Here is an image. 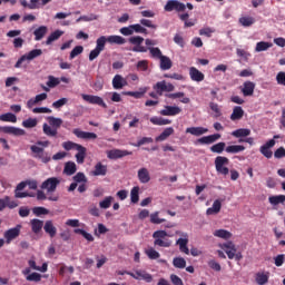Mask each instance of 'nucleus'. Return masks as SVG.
<instances>
[{
    "label": "nucleus",
    "instance_id": "79ce46f5",
    "mask_svg": "<svg viewBox=\"0 0 285 285\" xmlns=\"http://www.w3.org/2000/svg\"><path fill=\"white\" fill-rule=\"evenodd\" d=\"M108 43H116L117 46H124L126 43V39L121 36H108Z\"/></svg>",
    "mask_w": 285,
    "mask_h": 285
},
{
    "label": "nucleus",
    "instance_id": "e433bc0d",
    "mask_svg": "<svg viewBox=\"0 0 285 285\" xmlns=\"http://www.w3.org/2000/svg\"><path fill=\"white\" fill-rule=\"evenodd\" d=\"M214 237H218L219 239H230L233 237V233L226 230V229H216L213 233Z\"/></svg>",
    "mask_w": 285,
    "mask_h": 285
},
{
    "label": "nucleus",
    "instance_id": "c03bdc74",
    "mask_svg": "<svg viewBox=\"0 0 285 285\" xmlns=\"http://www.w3.org/2000/svg\"><path fill=\"white\" fill-rule=\"evenodd\" d=\"M106 43H108V37L101 36L96 40V48L100 50V52H104Z\"/></svg>",
    "mask_w": 285,
    "mask_h": 285
},
{
    "label": "nucleus",
    "instance_id": "69168bd1",
    "mask_svg": "<svg viewBox=\"0 0 285 285\" xmlns=\"http://www.w3.org/2000/svg\"><path fill=\"white\" fill-rule=\"evenodd\" d=\"M145 253L147 257H149V259H159V257L161 256L159 252H157L155 248H149Z\"/></svg>",
    "mask_w": 285,
    "mask_h": 285
},
{
    "label": "nucleus",
    "instance_id": "2eb2a0df",
    "mask_svg": "<svg viewBox=\"0 0 285 285\" xmlns=\"http://www.w3.org/2000/svg\"><path fill=\"white\" fill-rule=\"evenodd\" d=\"M28 266L27 268H30V271H38L39 273H48V263H43L42 266H37V261L32 256L28 261Z\"/></svg>",
    "mask_w": 285,
    "mask_h": 285
},
{
    "label": "nucleus",
    "instance_id": "72a5a7b5",
    "mask_svg": "<svg viewBox=\"0 0 285 285\" xmlns=\"http://www.w3.org/2000/svg\"><path fill=\"white\" fill-rule=\"evenodd\" d=\"M159 61H160V70H170V68H173V60H170L168 56L160 57Z\"/></svg>",
    "mask_w": 285,
    "mask_h": 285
},
{
    "label": "nucleus",
    "instance_id": "603ef678",
    "mask_svg": "<svg viewBox=\"0 0 285 285\" xmlns=\"http://www.w3.org/2000/svg\"><path fill=\"white\" fill-rule=\"evenodd\" d=\"M268 202H269V204H272V206H277V204H284L285 196L284 195L271 196L268 198Z\"/></svg>",
    "mask_w": 285,
    "mask_h": 285
},
{
    "label": "nucleus",
    "instance_id": "a18cd8bd",
    "mask_svg": "<svg viewBox=\"0 0 285 285\" xmlns=\"http://www.w3.org/2000/svg\"><path fill=\"white\" fill-rule=\"evenodd\" d=\"M0 121H8L10 124H17V116L12 112L0 115Z\"/></svg>",
    "mask_w": 285,
    "mask_h": 285
},
{
    "label": "nucleus",
    "instance_id": "2f4dec72",
    "mask_svg": "<svg viewBox=\"0 0 285 285\" xmlns=\"http://www.w3.org/2000/svg\"><path fill=\"white\" fill-rule=\"evenodd\" d=\"M219 210H222V202L219 199H216L213 203V206L206 210V215H217Z\"/></svg>",
    "mask_w": 285,
    "mask_h": 285
},
{
    "label": "nucleus",
    "instance_id": "6e6d98bb",
    "mask_svg": "<svg viewBox=\"0 0 285 285\" xmlns=\"http://www.w3.org/2000/svg\"><path fill=\"white\" fill-rule=\"evenodd\" d=\"M73 233H76V235H81L82 237H85V239H87V242H95V237H92V234L83 230V229H75Z\"/></svg>",
    "mask_w": 285,
    "mask_h": 285
},
{
    "label": "nucleus",
    "instance_id": "de8ad7c7",
    "mask_svg": "<svg viewBox=\"0 0 285 285\" xmlns=\"http://www.w3.org/2000/svg\"><path fill=\"white\" fill-rule=\"evenodd\" d=\"M42 130L48 137H57V128L51 127L48 124H43Z\"/></svg>",
    "mask_w": 285,
    "mask_h": 285
},
{
    "label": "nucleus",
    "instance_id": "a19ab883",
    "mask_svg": "<svg viewBox=\"0 0 285 285\" xmlns=\"http://www.w3.org/2000/svg\"><path fill=\"white\" fill-rule=\"evenodd\" d=\"M242 117H244V109H242V107H234L230 115L232 121H238V119H242Z\"/></svg>",
    "mask_w": 285,
    "mask_h": 285
},
{
    "label": "nucleus",
    "instance_id": "f8f14e48",
    "mask_svg": "<svg viewBox=\"0 0 285 285\" xmlns=\"http://www.w3.org/2000/svg\"><path fill=\"white\" fill-rule=\"evenodd\" d=\"M222 250H224L228 257V259H235V254L237 253V247L233 244V242H227L218 245Z\"/></svg>",
    "mask_w": 285,
    "mask_h": 285
},
{
    "label": "nucleus",
    "instance_id": "49530a36",
    "mask_svg": "<svg viewBox=\"0 0 285 285\" xmlns=\"http://www.w3.org/2000/svg\"><path fill=\"white\" fill-rule=\"evenodd\" d=\"M63 35V31L61 30H56L55 32H52L46 41L47 46H50L52 42L57 41V39H59L61 36Z\"/></svg>",
    "mask_w": 285,
    "mask_h": 285
},
{
    "label": "nucleus",
    "instance_id": "3c124183",
    "mask_svg": "<svg viewBox=\"0 0 285 285\" xmlns=\"http://www.w3.org/2000/svg\"><path fill=\"white\" fill-rule=\"evenodd\" d=\"M256 283L258 285L268 284V273H258V274H256Z\"/></svg>",
    "mask_w": 285,
    "mask_h": 285
},
{
    "label": "nucleus",
    "instance_id": "9d476101",
    "mask_svg": "<svg viewBox=\"0 0 285 285\" xmlns=\"http://www.w3.org/2000/svg\"><path fill=\"white\" fill-rule=\"evenodd\" d=\"M164 10L165 12H173V10H176V12H184V10H186V4L179 0H168Z\"/></svg>",
    "mask_w": 285,
    "mask_h": 285
},
{
    "label": "nucleus",
    "instance_id": "8fccbe9b",
    "mask_svg": "<svg viewBox=\"0 0 285 285\" xmlns=\"http://www.w3.org/2000/svg\"><path fill=\"white\" fill-rule=\"evenodd\" d=\"M146 92H148V87H142L138 91H129L128 95L135 99H141Z\"/></svg>",
    "mask_w": 285,
    "mask_h": 285
},
{
    "label": "nucleus",
    "instance_id": "e2e57ef3",
    "mask_svg": "<svg viewBox=\"0 0 285 285\" xmlns=\"http://www.w3.org/2000/svg\"><path fill=\"white\" fill-rule=\"evenodd\" d=\"M175 268H186V259L184 257H175L173 259Z\"/></svg>",
    "mask_w": 285,
    "mask_h": 285
},
{
    "label": "nucleus",
    "instance_id": "1a4fd4ad",
    "mask_svg": "<svg viewBox=\"0 0 285 285\" xmlns=\"http://www.w3.org/2000/svg\"><path fill=\"white\" fill-rule=\"evenodd\" d=\"M154 90H156L157 95L161 96L164 92H173L175 90V85L161 80L154 85Z\"/></svg>",
    "mask_w": 285,
    "mask_h": 285
},
{
    "label": "nucleus",
    "instance_id": "f3484780",
    "mask_svg": "<svg viewBox=\"0 0 285 285\" xmlns=\"http://www.w3.org/2000/svg\"><path fill=\"white\" fill-rule=\"evenodd\" d=\"M128 86V81L121 75H116L112 79V88L114 90H121Z\"/></svg>",
    "mask_w": 285,
    "mask_h": 285
},
{
    "label": "nucleus",
    "instance_id": "393cba45",
    "mask_svg": "<svg viewBox=\"0 0 285 285\" xmlns=\"http://www.w3.org/2000/svg\"><path fill=\"white\" fill-rule=\"evenodd\" d=\"M106 173H108V167L101 163H98L95 166V170L92 171V175L95 177H105Z\"/></svg>",
    "mask_w": 285,
    "mask_h": 285
},
{
    "label": "nucleus",
    "instance_id": "774afa93",
    "mask_svg": "<svg viewBox=\"0 0 285 285\" xmlns=\"http://www.w3.org/2000/svg\"><path fill=\"white\" fill-rule=\"evenodd\" d=\"M68 104V98H60L59 100L52 102V108L59 110V108H63Z\"/></svg>",
    "mask_w": 285,
    "mask_h": 285
},
{
    "label": "nucleus",
    "instance_id": "7c9ffc66",
    "mask_svg": "<svg viewBox=\"0 0 285 285\" xmlns=\"http://www.w3.org/2000/svg\"><path fill=\"white\" fill-rule=\"evenodd\" d=\"M35 35V40L36 41H41V39H43V37H46V35H48V27L46 26H41L38 29H36L33 31Z\"/></svg>",
    "mask_w": 285,
    "mask_h": 285
},
{
    "label": "nucleus",
    "instance_id": "473e14b6",
    "mask_svg": "<svg viewBox=\"0 0 285 285\" xmlns=\"http://www.w3.org/2000/svg\"><path fill=\"white\" fill-rule=\"evenodd\" d=\"M150 122L154 124V126H168L173 124V120L163 117H151Z\"/></svg>",
    "mask_w": 285,
    "mask_h": 285
},
{
    "label": "nucleus",
    "instance_id": "680f3d73",
    "mask_svg": "<svg viewBox=\"0 0 285 285\" xmlns=\"http://www.w3.org/2000/svg\"><path fill=\"white\" fill-rule=\"evenodd\" d=\"M151 224H164L166 218H159V212H155L149 215Z\"/></svg>",
    "mask_w": 285,
    "mask_h": 285
},
{
    "label": "nucleus",
    "instance_id": "aec40b11",
    "mask_svg": "<svg viewBox=\"0 0 285 285\" xmlns=\"http://www.w3.org/2000/svg\"><path fill=\"white\" fill-rule=\"evenodd\" d=\"M22 275H24L27 282H39L41 279V274L33 272L30 268L22 269Z\"/></svg>",
    "mask_w": 285,
    "mask_h": 285
},
{
    "label": "nucleus",
    "instance_id": "864d4df0",
    "mask_svg": "<svg viewBox=\"0 0 285 285\" xmlns=\"http://www.w3.org/2000/svg\"><path fill=\"white\" fill-rule=\"evenodd\" d=\"M38 124H39V120H37V118H28L22 121L23 128H37Z\"/></svg>",
    "mask_w": 285,
    "mask_h": 285
},
{
    "label": "nucleus",
    "instance_id": "9b49d317",
    "mask_svg": "<svg viewBox=\"0 0 285 285\" xmlns=\"http://www.w3.org/2000/svg\"><path fill=\"white\" fill-rule=\"evenodd\" d=\"M59 184H61V179L57 177H51L42 183L41 188L42 190H47V193H55Z\"/></svg>",
    "mask_w": 285,
    "mask_h": 285
},
{
    "label": "nucleus",
    "instance_id": "c756f323",
    "mask_svg": "<svg viewBox=\"0 0 285 285\" xmlns=\"http://www.w3.org/2000/svg\"><path fill=\"white\" fill-rule=\"evenodd\" d=\"M77 173V164L75 161H67L65 164L63 174L68 175L69 177Z\"/></svg>",
    "mask_w": 285,
    "mask_h": 285
},
{
    "label": "nucleus",
    "instance_id": "dca6fc26",
    "mask_svg": "<svg viewBox=\"0 0 285 285\" xmlns=\"http://www.w3.org/2000/svg\"><path fill=\"white\" fill-rule=\"evenodd\" d=\"M137 177L138 181H140L141 184H148L151 179L150 170H148V168L146 167H141L137 171Z\"/></svg>",
    "mask_w": 285,
    "mask_h": 285
},
{
    "label": "nucleus",
    "instance_id": "37998d69",
    "mask_svg": "<svg viewBox=\"0 0 285 285\" xmlns=\"http://www.w3.org/2000/svg\"><path fill=\"white\" fill-rule=\"evenodd\" d=\"M238 23H240V26H243L244 28H250V26L255 23V18L245 16L239 18Z\"/></svg>",
    "mask_w": 285,
    "mask_h": 285
},
{
    "label": "nucleus",
    "instance_id": "c9c22d12",
    "mask_svg": "<svg viewBox=\"0 0 285 285\" xmlns=\"http://www.w3.org/2000/svg\"><path fill=\"white\" fill-rule=\"evenodd\" d=\"M225 150L229 155H237V153H244V150H246V147L242 145H230V146H227Z\"/></svg>",
    "mask_w": 285,
    "mask_h": 285
},
{
    "label": "nucleus",
    "instance_id": "6ab92c4d",
    "mask_svg": "<svg viewBox=\"0 0 285 285\" xmlns=\"http://www.w3.org/2000/svg\"><path fill=\"white\" fill-rule=\"evenodd\" d=\"M46 99H48V94L43 92L37 95L35 98L28 100L27 108H33V106L41 104V101H46Z\"/></svg>",
    "mask_w": 285,
    "mask_h": 285
},
{
    "label": "nucleus",
    "instance_id": "f03ea898",
    "mask_svg": "<svg viewBox=\"0 0 285 285\" xmlns=\"http://www.w3.org/2000/svg\"><path fill=\"white\" fill-rule=\"evenodd\" d=\"M154 246H159V248H170L173 246V240L168 238V233L166 230H156L153 234Z\"/></svg>",
    "mask_w": 285,
    "mask_h": 285
},
{
    "label": "nucleus",
    "instance_id": "0e129e2a",
    "mask_svg": "<svg viewBox=\"0 0 285 285\" xmlns=\"http://www.w3.org/2000/svg\"><path fill=\"white\" fill-rule=\"evenodd\" d=\"M130 199L132 204H137V202H139V186H136L131 189Z\"/></svg>",
    "mask_w": 285,
    "mask_h": 285
},
{
    "label": "nucleus",
    "instance_id": "052dcab7",
    "mask_svg": "<svg viewBox=\"0 0 285 285\" xmlns=\"http://www.w3.org/2000/svg\"><path fill=\"white\" fill-rule=\"evenodd\" d=\"M232 135L233 137H248V135H250V129L240 128V129L234 130Z\"/></svg>",
    "mask_w": 285,
    "mask_h": 285
},
{
    "label": "nucleus",
    "instance_id": "412c9836",
    "mask_svg": "<svg viewBox=\"0 0 285 285\" xmlns=\"http://www.w3.org/2000/svg\"><path fill=\"white\" fill-rule=\"evenodd\" d=\"M188 135H193L194 137H202V135H206L208 132V128L205 127H188L186 129Z\"/></svg>",
    "mask_w": 285,
    "mask_h": 285
},
{
    "label": "nucleus",
    "instance_id": "a878e982",
    "mask_svg": "<svg viewBox=\"0 0 285 285\" xmlns=\"http://www.w3.org/2000/svg\"><path fill=\"white\" fill-rule=\"evenodd\" d=\"M45 233L49 235V237H55L57 235V227L52 223V220H47L43 226Z\"/></svg>",
    "mask_w": 285,
    "mask_h": 285
},
{
    "label": "nucleus",
    "instance_id": "423d86ee",
    "mask_svg": "<svg viewBox=\"0 0 285 285\" xmlns=\"http://www.w3.org/2000/svg\"><path fill=\"white\" fill-rule=\"evenodd\" d=\"M127 275H129L134 279H138L139 282H146L147 284H150V282H153V276L150 275V273H148L144 269H136L135 272H127Z\"/></svg>",
    "mask_w": 285,
    "mask_h": 285
},
{
    "label": "nucleus",
    "instance_id": "ea45409f",
    "mask_svg": "<svg viewBox=\"0 0 285 285\" xmlns=\"http://www.w3.org/2000/svg\"><path fill=\"white\" fill-rule=\"evenodd\" d=\"M112 202H115V197L107 196L99 202V208H102V210H107V208H110V206H112Z\"/></svg>",
    "mask_w": 285,
    "mask_h": 285
},
{
    "label": "nucleus",
    "instance_id": "c85d7f7f",
    "mask_svg": "<svg viewBox=\"0 0 285 285\" xmlns=\"http://www.w3.org/2000/svg\"><path fill=\"white\" fill-rule=\"evenodd\" d=\"M52 0H30L29 10H39V8H43V6H48Z\"/></svg>",
    "mask_w": 285,
    "mask_h": 285
},
{
    "label": "nucleus",
    "instance_id": "58836bf2",
    "mask_svg": "<svg viewBox=\"0 0 285 285\" xmlns=\"http://www.w3.org/2000/svg\"><path fill=\"white\" fill-rule=\"evenodd\" d=\"M76 161L77 164H83V161H86V147L80 145L77 149Z\"/></svg>",
    "mask_w": 285,
    "mask_h": 285
},
{
    "label": "nucleus",
    "instance_id": "f704fd0d",
    "mask_svg": "<svg viewBox=\"0 0 285 285\" xmlns=\"http://www.w3.org/2000/svg\"><path fill=\"white\" fill-rule=\"evenodd\" d=\"M175 134V129L173 127L166 128L158 137H156V141H166L170 135Z\"/></svg>",
    "mask_w": 285,
    "mask_h": 285
},
{
    "label": "nucleus",
    "instance_id": "7ed1b4c3",
    "mask_svg": "<svg viewBox=\"0 0 285 285\" xmlns=\"http://www.w3.org/2000/svg\"><path fill=\"white\" fill-rule=\"evenodd\" d=\"M229 160L227 157L217 156L215 158V168L218 175H228L230 170L228 169Z\"/></svg>",
    "mask_w": 285,
    "mask_h": 285
},
{
    "label": "nucleus",
    "instance_id": "bf43d9fd",
    "mask_svg": "<svg viewBox=\"0 0 285 285\" xmlns=\"http://www.w3.org/2000/svg\"><path fill=\"white\" fill-rule=\"evenodd\" d=\"M147 50H149V52H150L151 57H154V59H160L164 57L160 48L149 47V48H147Z\"/></svg>",
    "mask_w": 285,
    "mask_h": 285
},
{
    "label": "nucleus",
    "instance_id": "09e8293b",
    "mask_svg": "<svg viewBox=\"0 0 285 285\" xmlns=\"http://www.w3.org/2000/svg\"><path fill=\"white\" fill-rule=\"evenodd\" d=\"M97 19H99V16L95 14V13H89L88 16H80L77 20L76 23H80V21H97Z\"/></svg>",
    "mask_w": 285,
    "mask_h": 285
},
{
    "label": "nucleus",
    "instance_id": "4c0bfd02",
    "mask_svg": "<svg viewBox=\"0 0 285 285\" xmlns=\"http://www.w3.org/2000/svg\"><path fill=\"white\" fill-rule=\"evenodd\" d=\"M269 48H273L272 42L259 41L256 43L255 52H266V50H269Z\"/></svg>",
    "mask_w": 285,
    "mask_h": 285
},
{
    "label": "nucleus",
    "instance_id": "bb28decb",
    "mask_svg": "<svg viewBox=\"0 0 285 285\" xmlns=\"http://www.w3.org/2000/svg\"><path fill=\"white\" fill-rule=\"evenodd\" d=\"M31 229L35 235H39L40 230L43 229V220L33 218L30 220Z\"/></svg>",
    "mask_w": 285,
    "mask_h": 285
},
{
    "label": "nucleus",
    "instance_id": "a211bd4d",
    "mask_svg": "<svg viewBox=\"0 0 285 285\" xmlns=\"http://www.w3.org/2000/svg\"><path fill=\"white\" fill-rule=\"evenodd\" d=\"M244 97H253V92H255V82L245 81L240 88Z\"/></svg>",
    "mask_w": 285,
    "mask_h": 285
},
{
    "label": "nucleus",
    "instance_id": "ddd939ff",
    "mask_svg": "<svg viewBox=\"0 0 285 285\" xmlns=\"http://www.w3.org/2000/svg\"><path fill=\"white\" fill-rule=\"evenodd\" d=\"M128 155H132V151H128L124 149L107 150L108 159H121L122 157H128Z\"/></svg>",
    "mask_w": 285,
    "mask_h": 285
},
{
    "label": "nucleus",
    "instance_id": "b1692460",
    "mask_svg": "<svg viewBox=\"0 0 285 285\" xmlns=\"http://www.w3.org/2000/svg\"><path fill=\"white\" fill-rule=\"evenodd\" d=\"M73 135H76V137L79 139H97V134L81 131V129H73Z\"/></svg>",
    "mask_w": 285,
    "mask_h": 285
},
{
    "label": "nucleus",
    "instance_id": "5fc2aeb1",
    "mask_svg": "<svg viewBox=\"0 0 285 285\" xmlns=\"http://www.w3.org/2000/svg\"><path fill=\"white\" fill-rule=\"evenodd\" d=\"M225 148H226V142H217L210 147V151L217 153V155H222Z\"/></svg>",
    "mask_w": 285,
    "mask_h": 285
},
{
    "label": "nucleus",
    "instance_id": "13d9d810",
    "mask_svg": "<svg viewBox=\"0 0 285 285\" xmlns=\"http://www.w3.org/2000/svg\"><path fill=\"white\" fill-rule=\"evenodd\" d=\"M81 147V145L73 142V141H65L62 142V148L65 150H77Z\"/></svg>",
    "mask_w": 285,
    "mask_h": 285
},
{
    "label": "nucleus",
    "instance_id": "5701e85b",
    "mask_svg": "<svg viewBox=\"0 0 285 285\" xmlns=\"http://www.w3.org/2000/svg\"><path fill=\"white\" fill-rule=\"evenodd\" d=\"M189 77H190L191 81H197V82L204 81V79H205L204 73L195 67H191L189 69Z\"/></svg>",
    "mask_w": 285,
    "mask_h": 285
},
{
    "label": "nucleus",
    "instance_id": "20e7f679",
    "mask_svg": "<svg viewBox=\"0 0 285 285\" xmlns=\"http://www.w3.org/2000/svg\"><path fill=\"white\" fill-rule=\"evenodd\" d=\"M41 55H43L41 49H33L20 57V59L16 62L14 68H21L24 61H32L33 59H37V57H41Z\"/></svg>",
    "mask_w": 285,
    "mask_h": 285
},
{
    "label": "nucleus",
    "instance_id": "338daca9",
    "mask_svg": "<svg viewBox=\"0 0 285 285\" xmlns=\"http://www.w3.org/2000/svg\"><path fill=\"white\" fill-rule=\"evenodd\" d=\"M59 83H60L59 78H56L55 76L48 77V81H47L48 88H57Z\"/></svg>",
    "mask_w": 285,
    "mask_h": 285
},
{
    "label": "nucleus",
    "instance_id": "4d7b16f0",
    "mask_svg": "<svg viewBox=\"0 0 285 285\" xmlns=\"http://www.w3.org/2000/svg\"><path fill=\"white\" fill-rule=\"evenodd\" d=\"M48 121H49V126H52V128H61V124H63V120L61 118H55L52 116H50L48 118Z\"/></svg>",
    "mask_w": 285,
    "mask_h": 285
},
{
    "label": "nucleus",
    "instance_id": "39448f33",
    "mask_svg": "<svg viewBox=\"0 0 285 285\" xmlns=\"http://www.w3.org/2000/svg\"><path fill=\"white\" fill-rule=\"evenodd\" d=\"M179 238L176 240L177 246H179L180 253H185V255H190V249H188V233L186 232H177Z\"/></svg>",
    "mask_w": 285,
    "mask_h": 285
},
{
    "label": "nucleus",
    "instance_id": "cd10ccee",
    "mask_svg": "<svg viewBox=\"0 0 285 285\" xmlns=\"http://www.w3.org/2000/svg\"><path fill=\"white\" fill-rule=\"evenodd\" d=\"M168 99H180L181 104H190V98L186 97L184 92L167 94Z\"/></svg>",
    "mask_w": 285,
    "mask_h": 285
},
{
    "label": "nucleus",
    "instance_id": "4be33fe9",
    "mask_svg": "<svg viewBox=\"0 0 285 285\" xmlns=\"http://www.w3.org/2000/svg\"><path fill=\"white\" fill-rule=\"evenodd\" d=\"M218 139H222V135L214 134V135L199 138L198 144L210 145V144H215V141H217Z\"/></svg>",
    "mask_w": 285,
    "mask_h": 285
},
{
    "label": "nucleus",
    "instance_id": "6e6552de",
    "mask_svg": "<svg viewBox=\"0 0 285 285\" xmlns=\"http://www.w3.org/2000/svg\"><path fill=\"white\" fill-rule=\"evenodd\" d=\"M81 98L83 99V101H87V104H91L94 106H101V108H108V105H106L104 98L99 96L81 94Z\"/></svg>",
    "mask_w": 285,
    "mask_h": 285
},
{
    "label": "nucleus",
    "instance_id": "0eeeda50",
    "mask_svg": "<svg viewBox=\"0 0 285 285\" xmlns=\"http://www.w3.org/2000/svg\"><path fill=\"white\" fill-rule=\"evenodd\" d=\"M19 235H21V225H17L16 227L6 230L3 233L6 244H12Z\"/></svg>",
    "mask_w": 285,
    "mask_h": 285
},
{
    "label": "nucleus",
    "instance_id": "4468645a",
    "mask_svg": "<svg viewBox=\"0 0 285 285\" xmlns=\"http://www.w3.org/2000/svg\"><path fill=\"white\" fill-rule=\"evenodd\" d=\"M181 109L177 106H165L163 110H160V115L163 117H176V115H180Z\"/></svg>",
    "mask_w": 285,
    "mask_h": 285
},
{
    "label": "nucleus",
    "instance_id": "f257e3e1",
    "mask_svg": "<svg viewBox=\"0 0 285 285\" xmlns=\"http://www.w3.org/2000/svg\"><path fill=\"white\" fill-rule=\"evenodd\" d=\"M50 146V141H37L30 146L31 155L35 159H39L42 164H48L52 158L50 154L46 151V148Z\"/></svg>",
    "mask_w": 285,
    "mask_h": 285
}]
</instances>
